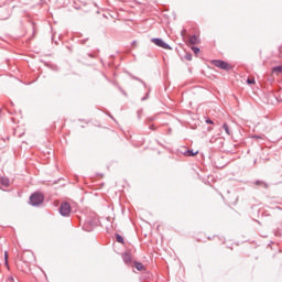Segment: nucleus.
I'll return each instance as SVG.
<instances>
[{"label": "nucleus", "mask_w": 282, "mask_h": 282, "mask_svg": "<svg viewBox=\"0 0 282 282\" xmlns=\"http://www.w3.org/2000/svg\"><path fill=\"white\" fill-rule=\"evenodd\" d=\"M45 200V197L41 193H34L30 197V202L32 206H41V204Z\"/></svg>", "instance_id": "obj_1"}, {"label": "nucleus", "mask_w": 282, "mask_h": 282, "mask_svg": "<svg viewBox=\"0 0 282 282\" xmlns=\"http://www.w3.org/2000/svg\"><path fill=\"white\" fill-rule=\"evenodd\" d=\"M213 65H215V67H218L219 69H225L226 72H229V69H232V66H230V64L221 59L213 61Z\"/></svg>", "instance_id": "obj_2"}, {"label": "nucleus", "mask_w": 282, "mask_h": 282, "mask_svg": "<svg viewBox=\"0 0 282 282\" xmlns=\"http://www.w3.org/2000/svg\"><path fill=\"white\" fill-rule=\"evenodd\" d=\"M72 213V206L69 203H62L59 206V215L67 217Z\"/></svg>", "instance_id": "obj_3"}, {"label": "nucleus", "mask_w": 282, "mask_h": 282, "mask_svg": "<svg viewBox=\"0 0 282 282\" xmlns=\"http://www.w3.org/2000/svg\"><path fill=\"white\" fill-rule=\"evenodd\" d=\"M151 42L154 43V45H158V47H162L163 50H171V46L162 39L153 37Z\"/></svg>", "instance_id": "obj_4"}, {"label": "nucleus", "mask_w": 282, "mask_h": 282, "mask_svg": "<svg viewBox=\"0 0 282 282\" xmlns=\"http://www.w3.org/2000/svg\"><path fill=\"white\" fill-rule=\"evenodd\" d=\"M0 184L3 186V188H8L10 186V178L0 177Z\"/></svg>", "instance_id": "obj_5"}, {"label": "nucleus", "mask_w": 282, "mask_h": 282, "mask_svg": "<svg viewBox=\"0 0 282 282\" xmlns=\"http://www.w3.org/2000/svg\"><path fill=\"white\" fill-rule=\"evenodd\" d=\"M189 43L191 45H197V43H199V37L197 35H192L189 37Z\"/></svg>", "instance_id": "obj_6"}, {"label": "nucleus", "mask_w": 282, "mask_h": 282, "mask_svg": "<svg viewBox=\"0 0 282 282\" xmlns=\"http://www.w3.org/2000/svg\"><path fill=\"white\" fill-rule=\"evenodd\" d=\"M197 153H199V151L194 152L193 150H187L185 151L184 155H186V158H195Z\"/></svg>", "instance_id": "obj_7"}, {"label": "nucleus", "mask_w": 282, "mask_h": 282, "mask_svg": "<svg viewBox=\"0 0 282 282\" xmlns=\"http://www.w3.org/2000/svg\"><path fill=\"white\" fill-rule=\"evenodd\" d=\"M134 268L139 270V272H142V270H144V264H142V262H135Z\"/></svg>", "instance_id": "obj_8"}, {"label": "nucleus", "mask_w": 282, "mask_h": 282, "mask_svg": "<svg viewBox=\"0 0 282 282\" xmlns=\"http://www.w3.org/2000/svg\"><path fill=\"white\" fill-rule=\"evenodd\" d=\"M273 74H281L282 73V66H275L272 68Z\"/></svg>", "instance_id": "obj_9"}, {"label": "nucleus", "mask_w": 282, "mask_h": 282, "mask_svg": "<svg viewBox=\"0 0 282 282\" xmlns=\"http://www.w3.org/2000/svg\"><path fill=\"white\" fill-rule=\"evenodd\" d=\"M256 186H264V188H268V184L263 181H256Z\"/></svg>", "instance_id": "obj_10"}, {"label": "nucleus", "mask_w": 282, "mask_h": 282, "mask_svg": "<svg viewBox=\"0 0 282 282\" xmlns=\"http://www.w3.org/2000/svg\"><path fill=\"white\" fill-rule=\"evenodd\" d=\"M116 240L118 241V243H124V238H122L120 234H116Z\"/></svg>", "instance_id": "obj_11"}, {"label": "nucleus", "mask_w": 282, "mask_h": 282, "mask_svg": "<svg viewBox=\"0 0 282 282\" xmlns=\"http://www.w3.org/2000/svg\"><path fill=\"white\" fill-rule=\"evenodd\" d=\"M223 129L225 130V133H227V135H230V127H228L227 123L223 124Z\"/></svg>", "instance_id": "obj_12"}, {"label": "nucleus", "mask_w": 282, "mask_h": 282, "mask_svg": "<svg viewBox=\"0 0 282 282\" xmlns=\"http://www.w3.org/2000/svg\"><path fill=\"white\" fill-rule=\"evenodd\" d=\"M123 261H124L126 263H130V262H131V256H129V253H126V254L123 256Z\"/></svg>", "instance_id": "obj_13"}, {"label": "nucleus", "mask_w": 282, "mask_h": 282, "mask_svg": "<svg viewBox=\"0 0 282 282\" xmlns=\"http://www.w3.org/2000/svg\"><path fill=\"white\" fill-rule=\"evenodd\" d=\"M247 83H248V85H254L256 82H254V79L248 78V79H247Z\"/></svg>", "instance_id": "obj_14"}, {"label": "nucleus", "mask_w": 282, "mask_h": 282, "mask_svg": "<svg viewBox=\"0 0 282 282\" xmlns=\"http://www.w3.org/2000/svg\"><path fill=\"white\" fill-rule=\"evenodd\" d=\"M4 261H6L7 268H10V267H8V252H4Z\"/></svg>", "instance_id": "obj_15"}, {"label": "nucleus", "mask_w": 282, "mask_h": 282, "mask_svg": "<svg viewBox=\"0 0 282 282\" xmlns=\"http://www.w3.org/2000/svg\"><path fill=\"white\" fill-rule=\"evenodd\" d=\"M192 50H193L194 54H199V48L198 47H193Z\"/></svg>", "instance_id": "obj_16"}, {"label": "nucleus", "mask_w": 282, "mask_h": 282, "mask_svg": "<svg viewBox=\"0 0 282 282\" xmlns=\"http://www.w3.org/2000/svg\"><path fill=\"white\" fill-rule=\"evenodd\" d=\"M7 281L14 282V276L9 275L8 279H7Z\"/></svg>", "instance_id": "obj_17"}, {"label": "nucleus", "mask_w": 282, "mask_h": 282, "mask_svg": "<svg viewBox=\"0 0 282 282\" xmlns=\"http://www.w3.org/2000/svg\"><path fill=\"white\" fill-rule=\"evenodd\" d=\"M206 123H207V124H213V120L206 119Z\"/></svg>", "instance_id": "obj_18"}, {"label": "nucleus", "mask_w": 282, "mask_h": 282, "mask_svg": "<svg viewBox=\"0 0 282 282\" xmlns=\"http://www.w3.org/2000/svg\"><path fill=\"white\" fill-rule=\"evenodd\" d=\"M253 138H256V140H263V138H261L259 135H254Z\"/></svg>", "instance_id": "obj_19"}]
</instances>
